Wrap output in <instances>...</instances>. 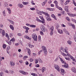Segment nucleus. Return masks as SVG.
<instances>
[{"mask_svg":"<svg viewBox=\"0 0 76 76\" xmlns=\"http://www.w3.org/2000/svg\"><path fill=\"white\" fill-rule=\"evenodd\" d=\"M18 6L20 7V8H22V7H23L24 6L22 5V4H18Z\"/></svg>","mask_w":76,"mask_h":76,"instance_id":"9d476101","label":"nucleus"},{"mask_svg":"<svg viewBox=\"0 0 76 76\" xmlns=\"http://www.w3.org/2000/svg\"><path fill=\"white\" fill-rule=\"evenodd\" d=\"M7 51H9V50L10 49V46H8L7 48Z\"/></svg>","mask_w":76,"mask_h":76,"instance_id":"c03bdc74","label":"nucleus"},{"mask_svg":"<svg viewBox=\"0 0 76 76\" xmlns=\"http://www.w3.org/2000/svg\"><path fill=\"white\" fill-rule=\"evenodd\" d=\"M54 67L55 69H56L58 72H60V67L58 65L56 64H54Z\"/></svg>","mask_w":76,"mask_h":76,"instance_id":"7ed1b4c3","label":"nucleus"},{"mask_svg":"<svg viewBox=\"0 0 76 76\" xmlns=\"http://www.w3.org/2000/svg\"><path fill=\"white\" fill-rule=\"evenodd\" d=\"M45 4L44 2H42V6H44V5H45Z\"/></svg>","mask_w":76,"mask_h":76,"instance_id":"e2e57ef3","label":"nucleus"},{"mask_svg":"<svg viewBox=\"0 0 76 76\" xmlns=\"http://www.w3.org/2000/svg\"><path fill=\"white\" fill-rule=\"evenodd\" d=\"M17 35H18V36H19V37L21 36L22 35V34H21L20 33H18L17 34Z\"/></svg>","mask_w":76,"mask_h":76,"instance_id":"6e6d98bb","label":"nucleus"},{"mask_svg":"<svg viewBox=\"0 0 76 76\" xmlns=\"http://www.w3.org/2000/svg\"><path fill=\"white\" fill-rule=\"evenodd\" d=\"M54 2V3L56 4V7L58 8V2H57V1H55Z\"/></svg>","mask_w":76,"mask_h":76,"instance_id":"f8f14e48","label":"nucleus"},{"mask_svg":"<svg viewBox=\"0 0 76 76\" xmlns=\"http://www.w3.org/2000/svg\"><path fill=\"white\" fill-rule=\"evenodd\" d=\"M29 47H30V48H32V46H33V45H32L31 44H29Z\"/></svg>","mask_w":76,"mask_h":76,"instance_id":"680f3d73","label":"nucleus"},{"mask_svg":"<svg viewBox=\"0 0 76 76\" xmlns=\"http://www.w3.org/2000/svg\"><path fill=\"white\" fill-rule=\"evenodd\" d=\"M48 19H47V20L48 21H51V20H52L50 18H48Z\"/></svg>","mask_w":76,"mask_h":76,"instance_id":"49530a36","label":"nucleus"},{"mask_svg":"<svg viewBox=\"0 0 76 76\" xmlns=\"http://www.w3.org/2000/svg\"><path fill=\"white\" fill-rule=\"evenodd\" d=\"M63 51L64 53H62V54L63 55V56H64V57H66L67 55L68 56L70 57V54H69V53L68 52H67V50H66V49H64Z\"/></svg>","mask_w":76,"mask_h":76,"instance_id":"f03ea898","label":"nucleus"},{"mask_svg":"<svg viewBox=\"0 0 76 76\" xmlns=\"http://www.w3.org/2000/svg\"><path fill=\"white\" fill-rule=\"evenodd\" d=\"M58 57L57 58L54 60V61L56 62L58 61Z\"/></svg>","mask_w":76,"mask_h":76,"instance_id":"3c124183","label":"nucleus"},{"mask_svg":"<svg viewBox=\"0 0 76 76\" xmlns=\"http://www.w3.org/2000/svg\"><path fill=\"white\" fill-rule=\"evenodd\" d=\"M70 1H70V0L69 1L68 0H67L66 1V2L65 3V4H66V5L67 4H68V3H69V2H70Z\"/></svg>","mask_w":76,"mask_h":76,"instance_id":"cd10ccee","label":"nucleus"},{"mask_svg":"<svg viewBox=\"0 0 76 76\" xmlns=\"http://www.w3.org/2000/svg\"><path fill=\"white\" fill-rule=\"evenodd\" d=\"M50 35L51 36H52L53 35V31H51L50 33Z\"/></svg>","mask_w":76,"mask_h":76,"instance_id":"09e8293b","label":"nucleus"},{"mask_svg":"<svg viewBox=\"0 0 76 76\" xmlns=\"http://www.w3.org/2000/svg\"><path fill=\"white\" fill-rule=\"evenodd\" d=\"M37 59H36V60H35V61H36L35 63H36V64H37V63H38V61H39Z\"/></svg>","mask_w":76,"mask_h":76,"instance_id":"8fccbe9b","label":"nucleus"},{"mask_svg":"<svg viewBox=\"0 0 76 76\" xmlns=\"http://www.w3.org/2000/svg\"><path fill=\"white\" fill-rule=\"evenodd\" d=\"M37 60H38L39 61V63H41L42 62V60L41 59H40V58H39L38 59H37Z\"/></svg>","mask_w":76,"mask_h":76,"instance_id":"bb28decb","label":"nucleus"},{"mask_svg":"<svg viewBox=\"0 0 76 76\" xmlns=\"http://www.w3.org/2000/svg\"><path fill=\"white\" fill-rule=\"evenodd\" d=\"M33 60H34L32 58H30V61L31 62H32V61H33Z\"/></svg>","mask_w":76,"mask_h":76,"instance_id":"bf43d9fd","label":"nucleus"},{"mask_svg":"<svg viewBox=\"0 0 76 76\" xmlns=\"http://www.w3.org/2000/svg\"><path fill=\"white\" fill-rule=\"evenodd\" d=\"M56 27H58V28H59L60 27V25H59V24L58 23L57 24Z\"/></svg>","mask_w":76,"mask_h":76,"instance_id":"338daca9","label":"nucleus"},{"mask_svg":"<svg viewBox=\"0 0 76 76\" xmlns=\"http://www.w3.org/2000/svg\"><path fill=\"white\" fill-rule=\"evenodd\" d=\"M0 75L1 76H3V72H1L0 73Z\"/></svg>","mask_w":76,"mask_h":76,"instance_id":"13d9d810","label":"nucleus"},{"mask_svg":"<svg viewBox=\"0 0 76 76\" xmlns=\"http://www.w3.org/2000/svg\"><path fill=\"white\" fill-rule=\"evenodd\" d=\"M65 58L66 60H70V59L68 58L65 57Z\"/></svg>","mask_w":76,"mask_h":76,"instance_id":"4d7b16f0","label":"nucleus"},{"mask_svg":"<svg viewBox=\"0 0 76 76\" xmlns=\"http://www.w3.org/2000/svg\"><path fill=\"white\" fill-rule=\"evenodd\" d=\"M65 10L67 12H69V9H68V7H65Z\"/></svg>","mask_w":76,"mask_h":76,"instance_id":"dca6fc26","label":"nucleus"},{"mask_svg":"<svg viewBox=\"0 0 76 76\" xmlns=\"http://www.w3.org/2000/svg\"><path fill=\"white\" fill-rule=\"evenodd\" d=\"M30 9L31 10H34L35 9V8H31Z\"/></svg>","mask_w":76,"mask_h":76,"instance_id":"864d4df0","label":"nucleus"},{"mask_svg":"<svg viewBox=\"0 0 76 76\" xmlns=\"http://www.w3.org/2000/svg\"><path fill=\"white\" fill-rule=\"evenodd\" d=\"M32 37L33 38L34 41H37V36L36 34L32 35Z\"/></svg>","mask_w":76,"mask_h":76,"instance_id":"20e7f679","label":"nucleus"},{"mask_svg":"<svg viewBox=\"0 0 76 76\" xmlns=\"http://www.w3.org/2000/svg\"><path fill=\"white\" fill-rule=\"evenodd\" d=\"M46 16H47L46 19H48V18H50V15H48V14Z\"/></svg>","mask_w":76,"mask_h":76,"instance_id":"2f4dec72","label":"nucleus"},{"mask_svg":"<svg viewBox=\"0 0 76 76\" xmlns=\"http://www.w3.org/2000/svg\"><path fill=\"white\" fill-rule=\"evenodd\" d=\"M22 3L24 5H26L27 4H29V2H25L24 1H23L22 2Z\"/></svg>","mask_w":76,"mask_h":76,"instance_id":"f3484780","label":"nucleus"},{"mask_svg":"<svg viewBox=\"0 0 76 76\" xmlns=\"http://www.w3.org/2000/svg\"><path fill=\"white\" fill-rule=\"evenodd\" d=\"M49 10L50 11H54L55 10L54 8H50Z\"/></svg>","mask_w":76,"mask_h":76,"instance_id":"4c0bfd02","label":"nucleus"},{"mask_svg":"<svg viewBox=\"0 0 76 76\" xmlns=\"http://www.w3.org/2000/svg\"><path fill=\"white\" fill-rule=\"evenodd\" d=\"M59 58L62 63H63L64 64H66V62H65L64 60H63V58H61L59 57Z\"/></svg>","mask_w":76,"mask_h":76,"instance_id":"0eeeda50","label":"nucleus"},{"mask_svg":"<svg viewBox=\"0 0 76 76\" xmlns=\"http://www.w3.org/2000/svg\"><path fill=\"white\" fill-rule=\"evenodd\" d=\"M42 48L43 50H41L39 52H40V53H42L43 51L45 55L47 56V50L46 47L44 46H42Z\"/></svg>","mask_w":76,"mask_h":76,"instance_id":"f257e3e1","label":"nucleus"},{"mask_svg":"<svg viewBox=\"0 0 76 76\" xmlns=\"http://www.w3.org/2000/svg\"><path fill=\"white\" fill-rule=\"evenodd\" d=\"M23 28H24V29H25L27 31L29 29V28L26 27V26H23Z\"/></svg>","mask_w":76,"mask_h":76,"instance_id":"393cba45","label":"nucleus"},{"mask_svg":"<svg viewBox=\"0 0 76 76\" xmlns=\"http://www.w3.org/2000/svg\"><path fill=\"white\" fill-rule=\"evenodd\" d=\"M3 48H6V45L5 44H4L3 45Z\"/></svg>","mask_w":76,"mask_h":76,"instance_id":"a18cd8bd","label":"nucleus"},{"mask_svg":"<svg viewBox=\"0 0 76 76\" xmlns=\"http://www.w3.org/2000/svg\"><path fill=\"white\" fill-rule=\"evenodd\" d=\"M64 67H66V68H67V67H68V65L66 64H66H65L64 65Z\"/></svg>","mask_w":76,"mask_h":76,"instance_id":"58836bf2","label":"nucleus"},{"mask_svg":"<svg viewBox=\"0 0 76 76\" xmlns=\"http://www.w3.org/2000/svg\"><path fill=\"white\" fill-rule=\"evenodd\" d=\"M66 19L68 20V21H70V19H69V18L68 17H66Z\"/></svg>","mask_w":76,"mask_h":76,"instance_id":"603ef678","label":"nucleus"},{"mask_svg":"<svg viewBox=\"0 0 76 76\" xmlns=\"http://www.w3.org/2000/svg\"><path fill=\"white\" fill-rule=\"evenodd\" d=\"M3 15L4 16H6V12H5V10H4L3 12Z\"/></svg>","mask_w":76,"mask_h":76,"instance_id":"f704fd0d","label":"nucleus"},{"mask_svg":"<svg viewBox=\"0 0 76 76\" xmlns=\"http://www.w3.org/2000/svg\"><path fill=\"white\" fill-rule=\"evenodd\" d=\"M41 36H39L38 37V41L39 42H41Z\"/></svg>","mask_w":76,"mask_h":76,"instance_id":"4be33fe9","label":"nucleus"},{"mask_svg":"<svg viewBox=\"0 0 76 76\" xmlns=\"http://www.w3.org/2000/svg\"><path fill=\"white\" fill-rule=\"evenodd\" d=\"M72 27L74 29H75V26L74 25H72Z\"/></svg>","mask_w":76,"mask_h":76,"instance_id":"0e129e2a","label":"nucleus"},{"mask_svg":"<svg viewBox=\"0 0 76 76\" xmlns=\"http://www.w3.org/2000/svg\"><path fill=\"white\" fill-rule=\"evenodd\" d=\"M15 39L14 38H12L9 41V42L8 43V44H9V45H10L12 44V42L13 44H14V42H15Z\"/></svg>","mask_w":76,"mask_h":76,"instance_id":"39448f33","label":"nucleus"},{"mask_svg":"<svg viewBox=\"0 0 76 76\" xmlns=\"http://www.w3.org/2000/svg\"><path fill=\"white\" fill-rule=\"evenodd\" d=\"M42 13H43V14H44V15H45V16H46L48 14L43 11H42Z\"/></svg>","mask_w":76,"mask_h":76,"instance_id":"37998d69","label":"nucleus"},{"mask_svg":"<svg viewBox=\"0 0 76 76\" xmlns=\"http://www.w3.org/2000/svg\"><path fill=\"white\" fill-rule=\"evenodd\" d=\"M65 32L67 35H69V32L66 29H65Z\"/></svg>","mask_w":76,"mask_h":76,"instance_id":"a878e982","label":"nucleus"},{"mask_svg":"<svg viewBox=\"0 0 76 76\" xmlns=\"http://www.w3.org/2000/svg\"><path fill=\"white\" fill-rule=\"evenodd\" d=\"M3 25H2L1 24H0V28H3Z\"/></svg>","mask_w":76,"mask_h":76,"instance_id":"774afa93","label":"nucleus"},{"mask_svg":"<svg viewBox=\"0 0 76 76\" xmlns=\"http://www.w3.org/2000/svg\"><path fill=\"white\" fill-rule=\"evenodd\" d=\"M10 28L11 29H12V31H13L14 30V27H13V26L12 25H10Z\"/></svg>","mask_w":76,"mask_h":76,"instance_id":"412c9836","label":"nucleus"},{"mask_svg":"<svg viewBox=\"0 0 76 76\" xmlns=\"http://www.w3.org/2000/svg\"><path fill=\"white\" fill-rule=\"evenodd\" d=\"M71 70L72 71V72H73L75 73V68L74 67L72 68L71 69Z\"/></svg>","mask_w":76,"mask_h":76,"instance_id":"6ab92c4d","label":"nucleus"},{"mask_svg":"<svg viewBox=\"0 0 76 76\" xmlns=\"http://www.w3.org/2000/svg\"><path fill=\"white\" fill-rule=\"evenodd\" d=\"M70 58H71V59H72V60H73V61H75V62H76V60L75 59V58L73 57L72 56H71L70 57Z\"/></svg>","mask_w":76,"mask_h":76,"instance_id":"2eb2a0df","label":"nucleus"},{"mask_svg":"<svg viewBox=\"0 0 76 76\" xmlns=\"http://www.w3.org/2000/svg\"><path fill=\"white\" fill-rule=\"evenodd\" d=\"M30 26L32 28H35V27H36V25H31Z\"/></svg>","mask_w":76,"mask_h":76,"instance_id":"7c9ffc66","label":"nucleus"},{"mask_svg":"<svg viewBox=\"0 0 76 76\" xmlns=\"http://www.w3.org/2000/svg\"><path fill=\"white\" fill-rule=\"evenodd\" d=\"M39 18L42 20L44 22V19L43 18V17H41V16H39Z\"/></svg>","mask_w":76,"mask_h":76,"instance_id":"473e14b6","label":"nucleus"},{"mask_svg":"<svg viewBox=\"0 0 76 76\" xmlns=\"http://www.w3.org/2000/svg\"><path fill=\"white\" fill-rule=\"evenodd\" d=\"M26 65H28L29 64V63H28V61H27L26 62Z\"/></svg>","mask_w":76,"mask_h":76,"instance_id":"69168bd1","label":"nucleus"},{"mask_svg":"<svg viewBox=\"0 0 76 76\" xmlns=\"http://www.w3.org/2000/svg\"><path fill=\"white\" fill-rule=\"evenodd\" d=\"M7 10H8L9 13L10 14V13H11V10H10V9L7 8Z\"/></svg>","mask_w":76,"mask_h":76,"instance_id":"c85d7f7f","label":"nucleus"},{"mask_svg":"<svg viewBox=\"0 0 76 76\" xmlns=\"http://www.w3.org/2000/svg\"><path fill=\"white\" fill-rule=\"evenodd\" d=\"M31 4H33V5H34V4H35L34 3L33 1H32Z\"/></svg>","mask_w":76,"mask_h":76,"instance_id":"052dcab7","label":"nucleus"},{"mask_svg":"<svg viewBox=\"0 0 76 76\" xmlns=\"http://www.w3.org/2000/svg\"><path fill=\"white\" fill-rule=\"evenodd\" d=\"M27 50L28 55H30L31 54V50H30L28 49H27Z\"/></svg>","mask_w":76,"mask_h":76,"instance_id":"c756f323","label":"nucleus"},{"mask_svg":"<svg viewBox=\"0 0 76 76\" xmlns=\"http://www.w3.org/2000/svg\"><path fill=\"white\" fill-rule=\"evenodd\" d=\"M25 38L28 39V40H31V38L29 37V36L27 35L25 36Z\"/></svg>","mask_w":76,"mask_h":76,"instance_id":"9b49d317","label":"nucleus"},{"mask_svg":"<svg viewBox=\"0 0 76 76\" xmlns=\"http://www.w3.org/2000/svg\"><path fill=\"white\" fill-rule=\"evenodd\" d=\"M67 42L69 44H72V42H71V41H68Z\"/></svg>","mask_w":76,"mask_h":76,"instance_id":"de8ad7c7","label":"nucleus"},{"mask_svg":"<svg viewBox=\"0 0 76 76\" xmlns=\"http://www.w3.org/2000/svg\"><path fill=\"white\" fill-rule=\"evenodd\" d=\"M49 29H50L51 30V31H54V26H52V27H51V28H49Z\"/></svg>","mask_w":76,"mask_h":76,"instance_id":"a211bd4d","label":"nucleus"},{"mask_svg":"<svg viewBox=\"0 0 76 76\" xmlns=\"http://www.w3.org/2000/svg\"><path fill=\"white\" fill-rule=\"evenodd\" d=\"M37 22H39L40 23H44V21H41L40 20H39V19H37L36 20Z\"/></svg>","mask_w":76,"mask_h":76,"instance_id":"1a4fd4ad","label":"nucleus"},{"mask_svg":"<svg viewBox=\"0 0 76 76\" xmlns=\"http://www.w3.org/2000/svg\"><path fill=\"white\" fill-rule=\"evenodd\" d=\"M41 29H42V31H43V32H45V28L44 27H42V28H41Z\"/></svg>","mask_w":76,"mask_h":76,"instance_id":"aec40b11","label":"nucleus"},{"mask_svg":"<svg viewBox=\"0 0 76 76\" xmlns=\"http://www.w3.org/2000/svg\"><path fill=\"white\" fill-rule=\"evenodd\" d=\"M58 32H59V34H62L63 33V31H62V30L60 29H58Z\"/></svg>","mask_w":76,"mask_h":76,"instance_id":"6e6552de","label":"nucleus"},{"mask_svg":"<svg viewBox=\"0 0 76 76\" xmlns=\"http://www.w3.org/2000/svg\"><path fill=\"white\" fill-rule=\"evenodd\" d=\"M45 67H43L42 68V73H43L44 72V71H45Z\"/></svg>","mask_w":76,"mask_h":76,"instance_id":"72a5a7b5","label":"nucleus"},{"mask_svg":"<svg viewBox=\"0 0 76 76\" xmlns=\"http://www.w3.org/2000/svg\"><path fill=\"white\" fill-rule=\"evenodd\" d=\"M10 64L11 65V66H14L15 65V63L13 62V61H11V62H10Z\"/></svg>","mask_w":76,"mask_h":76,"instance_id":"b1692460","label":"nucleus"},{"mask_svg":"<svg viewBox=\"0 0 76 76\" xmlns=\"http://www.w3.org/2000/svg\"><path fill=\"white\" fill-rule=\"evenodd\" d=\"M71 20L72 21H73V22H74L75 23H76V20L75 19L72 18L71 19Z\"/></svg>","mask_w":76,"mask_h":76,"instance_id":"a19ab883","label":"nucleus"},{"mask_svg":"<svg viewBox=\"0 0 76 76\" xmlns=\"http://www.w3.org/2000/svg\"><path fill=\"white\" fill-rule=\"evenodd\" d=\"M40 34H41V35H44V33L42 31H40Z\"/></svg>","mask_w":76,"mask_h":76,"instance_id":"5fc2aeb1","label":"nucleus"},{"mask_svg":"<svg viewBox=\"0 0 76 76\" xmlns=\"http://www.w3.org/2000/svg\"><path fill=\"white\" fill-rule=\"evenodd\" d=\"M51 17H52V18H54V19H55V20H57V18H56V16L54 15V14L52 15H51Z\"/></svg>","mask_w":76,"mask_h":76,"instance_id":"ddd939ff","label":"nucleus"},{"mask_svg":"<svg viewBox=\"0 0 76 76\" xmlns=\"http://www.w3.org/2000/svg\"><path fill=\"white\" fill-rule=\"evenodd\" d=\"M69 16L71 17H74V16H75V14H70Z\"/></svg>","mask_w":76,"mask_h":76,"instance_id":"e433bc0d","label":"nucleus"},{"mask_svg":"<svg viewBox=\"0 0 76 76\" xmlns=\"http://www.w3.org/2000/svg\"><path fill=\"white\" fill-rule=\"evenodd\" d=\"M59 10H63V9H62V8H61L59 7H58H58H56Z\"/></svg>","mask_w":76,"mask_h":76,"instance_id":"79ce46f5","label":"nucleus"},{"mask_svg":"<svg viewBox=\"0 0 76 76\" xmlns=\"http://www.w3.org/2000/svg\"><path fill=\"white\" fill-rule=\"evenodd\" d=\"M2 37H4V35H5V31H4V30H3L2 31Z\"/></svg>","mask_w":76,"mask_h":76,"instance_id":"4468645a","label":"nucleus"},{"mask_svg":"<svg viewBox=\"0 0 76 76\" xmlns=\"http://www.w3.org/2000/svg\"><path fill=\"white\" fill-rule=\"evenodd\" d=\"M19 72L23 74V75H28V72H25L22 70L20 71Z\"/></svg>","mask_w":76,"mask_h":76,"instance_id":"423d86ee","label":"nucleus"},{"mask_svg":"<svg viewBox=\"0 0 76 76\" xmlns=\"http://www.w3.org/2000/svg\"><path fill=\"white\" fill-rule=\"evenodd\" d=\"M31 75L34 76H37V75L34 73H32L31 74Z\"/></svg>","mask_w":76,"mask_h":76,"instance_id":"c9c22d12","label":"nucleus"},{"mask_svg":"<svg viewBox=\"0 0 76 76\" xmlns=\"http://www.w3.org/2000/svg\"><path fill=\"white\" fill-rule=\"evenodd\" d=\"M10 73L11 74H13V73H14V72H13V71L10 70Z\"/></svg>","mask_w":76,"mask_h":76,"instance_id":"ea45409f","label":"nucleus"},{"mask_svg":"<svg viewBox=\"0 0 76 76\" xmlns=\"http://www.w3.org/2000/svg\"><path fill=\"white\" fill-rule=\"evenodd\" d=\"M61 73H64V70L63 69H61Z\"/></svg>","mask_w":76,"mask_h":76,"instance_id":"5701e85b","label":"nucleus"}]
</instances>
